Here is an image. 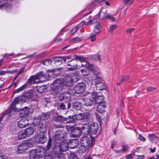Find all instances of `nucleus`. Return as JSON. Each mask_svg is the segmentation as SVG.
Returning a JSON list of instances; mask_svg holds the SVG:
<instances>
[{"mask_svg":"<svg viewBox=\"0 0 159 159\" xmlns=\"http://www.w3.org/2000/svg\"><path fill=\"white\" fill-rule=\"evenodd\" d=\"M93 59H95L97 61H98L100 62H101V59L100 58V56L99 55H97L93 56L92 57Z\"/></svg>","mask_w":159,"mask_h":159,"instance_id":"obj_45","label":"nucleus"},{"mask_svg":"<svg viewBox=\"0 0 159 159\" xmlns=\"http://www.w3.org/2000/svg\"><path fill=\"white\" fill-rule=\"evenodd\" d=\"M62 59V57H55L54 58V61H55V63L56 64L57 62H60V63H59V64H61L62 63V62L63 61Z\"/></svg>","mask_w":159,"mask_h":159,"instance_id":"obj_43","label":"nucleus"},{"mask_svg":"<svg viewBox=\"0 0 159 159\" xmlns=\"http://www.w3.org/2000/svg\"><path fill=\"white\" fill-rule=\"evenodd\" d=\"M84 66H85V68H87L89 70H90L91 71L93 70V65L88 61H86L85 64H82L81 67H83Z\"/></svg>","mask_w":159,"mask_h":159,"instance_id":"obj_27","label":"nucleus"},{"mask_svg":"<svg viewBox=\"0 0 159 159\" xmlns=\"http://www.w3.org/2000/svg\"><path fill=\"white\" fill-rule=\"evenodd\" d=\"M129 76H121V82H122L124 81H127L129 79Z\"/></svg>","mask_w":159,"mask_h":159,"instance_id":"obj_51","label":"nucleus"},{"mask_svg":"<svg viewBox=\"0 0 159 159\" xmlns=\"http://www.w3.org/2000/svg\"><path fill=\"white\" fill-rule=\"evenodd\" d=\"M36 151L37 154L40 153L39 155H42V157L43 156L46 152H47V150L43 147H40L38 148L34 149Z\"/></svg>","mask_w":159,"mask_h":159,"instance_id":"obj_22","label":"nucleus"},{"mask_svg":"<svg viewBox=\"0 0 159 159\" xmlns=\"http://www.w3.org/2000/svg\"><path fill=\"white\" fill-rule=\"evenodd\" d=\"M59 142H56V146L54 147V150H57L58 153L67 151L69 149L68 143L66 141H64L61 142L60 144Z\"/></svg>","mask_w":159,"mask_h":159,"instance_id":"obj_4","label":"nucleus"},{"mask_svg":"<svg viewBox=\"0 0 159 159\" xmlns=\"http://www.w3.org/2000/svg\"><path fill=\"white\" fill-rule=\"evenodd\" d=\"M68 144L71 148H74L78 145L79 141L76 139H72L69 141Z\"/></svg>","mask_w":159,"mask_h":159,"instance_id":"obj_18","label":"nucleus"},{"mask_svg":"<svg viewBox=\"0 0 159 159\" xmlns=\"http://www.w3.org/2000/svg\"><path fill=\"white\" fill-rule=\"evenodd\" d=\"M37 125L40 126L41 125V126H39V131L41 133H44L46 132L47 130L48 127L47 126L45 125H42L40 124V123H39L38 124H36Z\"/></svg>","mask_w":159,"mask_h":159,"instance_id":"obj_25","label":"nucleus"},{"mask_svg":"<svg viewBox=\"0 0 159 159\" xmlns=\"http://www.w3.org/2000/svg\"><path fill=\"white\" fill-rule=\"evenodd\" d=\"M81 133L82 131L78 127H76L74 131H72V135L73 137H78L81 135Z\"/></svg>","mask_w":159,"mask_h":159,"instance_id":"obj_20","label":"nucleus"},{"mask_svg":"<svg viewBox=\"0 0 159 159\" xmlns=\"http://www.w3.org/2000/svg\"><path fill=\"white\" fill-rule=\"evenodd\" d=\"M29 147V145L28 143H22L18 146L17 152L19 153H23L28 149Z\"/></svg>","mask_w":159,"mask_h":159,"instance_id":"obj_12","label":"nucleus"},{"mask_svg":"<svg viewBox=\"0 0 159 159\" xmlns=\"http://www.w3.org/2000/svg\"><path fill=\"white\" fill-rule=\"evenodd\" d=\"M24 130L27 137L32 135L34 133V130L32 127H29Z\"/></svg>","mask_w":159,"mask_h":159,"instance_id":"obj_23","label":"nucleus"},{"mask_svg":"<svg viewBox=\"0 0 159 159\" xmlns=\"http://www.w3.org/2000/svg\"><path fill=\"white\" fill-rule=\"evenodd\" d=\"M138 139L143 142H145L146 140V139L143 137V136L141 134H139L138 137Z\"/></svg>","mask_w":159,"mask_h":159,"instance_id":"obj_49","label":"nucleus"},{"mask_svg":"<svg viewBox=\"0 0 159 159\" xmlns=\"http://www.w3.org/2000/svg\"><path fill=\"white\" fill-rule=\"evenodd\" d=\"M74 116H70L68 117L65 118V120H66L67 123H75Z\"/></svg>","mask_w":159,"mask_h":159,"instance_id":"obj_34","label":"nucleus"},{"mask_svg":"<svg viewBox=\"0 0 159 159\" xmlns=\"http://www.w3.org/2000/svg\"><path fill=\"white\" fill-rule=\"evenodd\" d=\"M65 109V105L63 103H61L58 107V110H64Z\"/></svg>","mask_w":159,"mask_h":159,"instance_id":"obj_54","label":"nucleus"},{"mask_svg":"<svg viewBox=\"0 0 159 159\" xmlns=\"http://www.w3.org/2000/svg\"><path fill=\"white\" fill-rule=\"evenodd\" d=\"M106 107V102H102L101 103L98 104V106L97 111L100 113L103 112L105 110Z\"/></svg>","mask_w":159,"mask_h":159,"instance_id":"obj_21","label":"nucleus"},{"mask_svg":"<svg viewBox=\"0 0 159 159\" xmlns=\"http://www.w3.org/2000/svg\"><path fill=\"white\" fill-rule=\"evenodd\" d=\"M29 113V109L28 107H26L24 108L20 113L22 115L21 116L26 117L28 116Z\"/></svg>","mask_w":159,"mask_h":159,"instance_id":"obj_30","label":"nucleus"},{"mask_svg":"<svg viewBox=\"0 0 159 159\" xmlns=\"http://www.w3.org/2000/svg\"><path fill=\"white\" fill-rule=\"evenodd\" d=\"M36 90L39 93H43L46 89V86L43 85L41 86L36 87Z\"/></svg>","mask_w":159,"mask_h":159,"instance_id":"obj_31","label":"nucleus"},{"mask_svg":"<svg viewBox=\"0 0 159 159\" xmlns=\"http://www.w3.org/2000/svg\"><path fill=\"white\" fill-rule=\"evenodd\" d=\"M85 24V22L84 21H82L81 23L79 24L78 25L76 26L75 28H73L71 30V32L73 33H75L80 28V27Z\"/></svg>","mask_w":159,"mask_h":159,"instance_id":"obj_32","label":"nucleus"},{"mask_svg":"<svg viewBox=\"0 0 159 159\" xmlns=\"http://www.w3.org/2000/svg\"><path fill=\"white\" fill-rule=\"evenodd\" d=\"M5 7L6 10L9 11L11 8V6L10 5H7L6 4H2L0 5V9Z\"/></svg>","mask_w":159,"mask_h":159,"instance_id":"obj_40","label":"nucleus"},{"mask_svg":"<svg viewBox=\"0 0 159 159\" xmlns=\"http://www.w3.org/2000/svg\"><path fill=\"white\" fill-rule=\"evenodd\" d=\"M95 93H87L84 96L83 101L85 105L88 106L91 105L95 101Z\"/></svg>","mask_w":159,"mask_h":159,"instance_id":"obj_3","label":"nucleus"},{"mask_svg":"<svg viewBox=\"0 0 159 159\" xmlns=\"http://www.w3.org/2000/svg\"><path fill=\"white\" fill-rule=\"evenodd\" d=\"M50 117V115L48 112L43 113L37 117V119L40 120H45L49 119Z\"/></svg>","mask_w":159,"mask_h":159,"instance_id":"obj_17","label":"nucleus"},{"mask_svg":"<svg viewBox=\"0 0 159 159\" xmlns=\"http://www.w3.org/2000/svg\"><path fill=\"white\" fill-rule=\"evenodd\" d=\"M75 58L79 60L81 62H86V58L83 57L76 56Z\"/></svg>","mask_w":159,"mask_h":159,"instance_id":"obj_46","label":"nucleus"},{"mask_svg":"<svg viewBox=\"0 0 159 159\" xmlns=\"http://www.w3.org/2000/svg\"><path fill=\"white\" fill-rule=\"evenodd\" d=\"M75 124L74 123L72 125L70 124L66 125V128L68 131H70L73 129V127L75 125Z\"/></svg>","mask_w":159,"mask_h":159,"instance_id":"obj_41","label":"nucleus"},{"mask_svg":"<svg viewBox=\"0 0 159 159\" xmlns=\"http://www.w3.org/2000/svg\"><path fill=\"white\" fill-rule=\"evenodd\" d=\"M17 77V76H16L15 77L11 84L14 86V87H16L17 85H18L19 83V81L18 80H16Z\"/></svg>","mask_w":159,"mask_h":159,"instance_id":"obj_44","label":"nucleus"},{"mask_svg":"<svg viewBox=\"0 0 159 159\" xmlns=\"http://www.w3.org/2000/svg\"><path fill=\"white\" fill-rule=\"evenodd\" d=\"M84 115V119H86L89 118L90 117L91 115V113L89 112H86L84 113H83Z\"/></svg>","mask_w":159,"mask_h":159,"instance_id":"obj_48","label":"nucleus"},{"mask_svg":"<svg viewBox=\"0 0 159 159\" xmlns=\"http://www.w3.org/2000/svg\"><path fill=\"white\" fill-rule=\"evenodd\" d=\"M117 27V26L116 25H112L109 27V31H112L113 30L116 29Z\"/></svg>","mask_w":159,"mask_h":159,"instance_id":"obj_57","label":"nucleus"},{"mask_svg":"<svg viewBox=\"0 0 159 159\" xmlns=\"http://www.w3.org/2000/svg\"><path fill=\"white\" fill-rule=\"evenodd\" d=\"M94 74H95L96 76L95 79V84H97V83H100L101 82H104L102 79L99 77V76L97 75V74L95 73H94Z\"/></svg>","mask_w":159,"mask_h":159,"instance_id":"obj_38","label":"nucleus"},{"mask_svg":"<svg viewBox=\"0 0 159 159\" xmlns=\"http://www.w3.org/2000/svg\"><path fill=\"white\" fill-rule=\"evenodd\" d=\"M47 141V138L43 135L39 139V142L40 143H43Z\"/></svg>","mask_w":159,"mask_h":159,"instance_id":"obj_39","label":"nucleus"},{"mask_svg":"<svg viewBox=\"0 0 159 159\" xmlns=\"http://www.w3.org/2000/svg\"><path fill=\"white\" fill-rule=\"evenodd\" d=\"M77 63L78 61L75 59L71 60L68 61L67 63V66H69L68 68V69L70 71L76 69L78 66Z\"/></svg>","mask_w":159,"mask_h":159,"instance_id":"obj_10","label":"nucleus"},{"mask_svg":"<svg viewBox=\"0 0 159 159\" xmlns=\"http://www.w3.org/2000/svg\"><path fill=\"white\" fill-rule=\"evenodd\" d=\"M66 135V133L64 130L60 129L57 131L54 138L56 142L57 141L61 140L64 138Z\"/></svg>","mask_w":159,"mask_h":159,"instance_id":"obj_9","label":"nucleus"},{"mask_svg":"<svg viewBox=\"0 0 159 159\" xmlns=\"http://www.w3.org/2000/svg\"><path fill=\"white\" fill-rule=\"evenodd\" d=\"M133 1L134 0H124L123 3L125 5L128 4L130 6L133 3Z\"/></svg>","mask_w":159,"mask_h":159,"instance_id":"obj_42","label":"nucleus"},{"mask_svg":"<svg viewBox=\"0 0 159 159\" xmlns=\"http://www.w3.org/2000/svg\"><path fill=\"white\" fill-rule=\"evenodd\" d=\"M71 75H72V77L74 76L75 79L76 78V80H78V79H79L80 78V75L77 73H76V75H75V74H71ZM75 80V79L74 80Z\"/></svg>","mask_w":159,"mask_h":159,"instance_id":"obj_59","label":"nucleus"},{"mask_svg":"<svg viewBox=\"0 0 159 159\" xmlns=\"http://www.w3.org/2000/svg\"><path fill=\"white\" fill-rule=\"evenodd\" d=\"M54 157H53L51 153H49L46 155L44 159H66L63 153L61 152L58 153L57 150H54Z\"/></svg>","mask_w":159,"mask_h":159,"instance_id":"obj_6","label":"nucleus"},{"mask_svg":"<svg viewBox=\"0 0 159 159\" xmlns=\"http://www.w3.org/2000/svg\"><path fill=\"white\" fill-rule=\"evenodd\" d=\"M94 95L95 96V101L96 104H100L102 102H104V101H102L103 97L101 92L95 93Z\"/></svg>","mask_w":159,"mask_h":159,"instance_id":"obj_14","label":"nucleus"},{"mask_svg":"<svg viewBox=\"0 0 159 159\" xmlns=\"http://www.w3.org/2000/svg\"><path fill=\"white\" fill-rule=\"evenodd\" d=\"M82 106V103L79 102H75L73 105V108L78 110H79L81 109Z\"/></svg>","mask_w":159,"mask_h":159,"instance_id":"obj_29","label":"nucleus"},{"mask_svg":"<svg viewBox=\"0 0 159 159\" xmlns=\"http://www.w3.org/2000/svg\"><path fill=\"white\" fill-rule=\"evenodd\" d=\"M19 102V100L18 98H16L14 99L12 103L13 106H15V105H16V104H18Z\"/></svg>","mask_w":159,"mask_h":159,"instance_id":"obj_50","label":"nucleus"},{"mask_svg":"<svg viewBox=\"0 0 159 159\" xmlns=\"http://www.w3.org/2000/svg\"><path fill=\"white\" fill-rule=\"evenodd\" d=\"M31 85L30 83V82L28 80L26 83L23 85L22 86L20 87L18 89L15 90L14 91V93H17L21 92L24 89H25L26 87H29Z\"/></svg>","mask_w":159,"mask_h":159,"instance_id":"obj_16","label":"nucleus"},{"mask_svg":"<svg viewBox=\"0 0 159 159\" xmlns=\"http://www.w3.org/2000/svg\"><path fill=\"white\" fill-rule=\"evenodd\" d=\"M97 83V84H95L96 87L97 89L98 90H103L105 89L106 88V86L104 84V82H101L100 83Z\"/></svg>","mask_w":159,"mask_h":159,"instance_id":"obj_24","label":"nucleus"},{"mask_svg":"<svg viewBox=\"0 0 159 159\" xmlns=\"http://www.w3.org/2000/svg\"><path fill=\"white\" fill-rule=\"evenodd\" d=\"M127 149V147L125 145H123L122 148L121 150L122 151V152H124L126 151Z\"/></svg>","mask_w":159,"mask_h":159,"instance_id":"obj_62","label":"nucleus"},{"mask_svg":"<svg viewBox=\"0 0 159 159\" xmlns=\"http://www.w3.org/2000/svg\"><path fill=\"white\" fill-rule=\"evenodd\" d=\"M62 57L63 61H64V62H66L67 60L70 59H71V56H70Z\"/></svg>","mask_w":159,"mask_h":159,"instance_id":"obj_58","label":"nucleus"},{"mask_svg":"<svg viewBox=\"0 0 159 159\" xmlns=\"http://www.w3.org/2000/svg\"><path fill=\"white\" fill-rule=\"evenodd\" d=\"M82 39L81 38H79L78 37H76L75 38H74L72 39V40L73 41L75 42L76 41H80Z\"/></svg>","mask_w":159,"mask_h":159,"instance_id":"obj_63","label":"nucleus"},{"mask_svg":"<svg viewBox=\"0 0 159 159\" xmlns=\"http://www.w3.org/2000/svg\"><path fill=\"white\" fill-rule=\"evenodd\" d=\"M102 27L100 24L97 23L94 26V31L96 34H99L101 31Z\"/></svg>","mask_w":159,"mask_h":159,"instance_id":"obj_26","label":"nucleus"},{"mask_svg":"<svg viewBox=\"0 0 159 159\" xmlns=\"http://www.w3.org/2000/svg\"><path fill=\"white\" fill-rule=\"evenodd\" d=\"M65 118L61 116H57L54 118V120L57 122H62L65 120Z\"/></svg>","mask_w":159,"mask_h":159,"instance_id":"obj_35","label":"nucleus"},{"mask_svg":"<svg viewBox=\"0 0 159 159\" xmlns=\"http://www.w3.org/2000/svg\"><path fill=\"white\" fill-rule=\"evenodd\" d=\"M148 138L151 141H153L156 139L157 140H158V138L155 134H148Z\"/></svg>","mask_w":159,"mask_h":159,"instance_id":"obj_33","label":"nucleus"},{"mask_svg":"<svg viewBox=\"0 0 159 159\" xmlns=\"http://www.w3.org/2000/svg\"><path fill=\"white\" fill-rule=\"evenodd\" d=\"M52 140L51 139H49L47 146V150H48L51 148L52 145Z\"/></svg>","mask_w":159,"mask_h":159,"instance_id":"obj_55","label":"nucleus"},{"mask_svg":"<svg viewBox=\"0 0 159 159\" xmlns=\"http://www.w3.org/2000/svg\"><path fill=\"white\" fill-rule=\"evenodd\" d=\"M90 38L91 39V41L92 42L94 41L96 38V35L93 34H92L90 36Z\"/></svg>","mask_w":159,"mask_h":159,"instance_id":"obj_56","label":"nucleus"},{"mask_svg":"<svg viewBox=\"0 0 159 159\" xmlns=\"http://www.w3.org/2000/svg\"><path fill=\"white\" fill-rule=\"evenodd\" d=\"M104 18H107V19H109L112 21H114L115 20V18L113 17L110 15L108 14L107 16H106Z\"/></svg>","mask_w":159,"mask_h":159,"instance_id":"obj_52","label":"nucleus"},{"mask_svg":"<svg viewBox=\"0 0 159 159\" xmlns=\"http://www.w3.org/2000/svg\"><path fill=\"white\" fill-rule=\"evenodd\" d=\"M80 143L82 146L85 149L89 148H90L91 145V141L90 138L84 136L80 140Z\"/></svg>","mask_w":159,"mask_h":159,"instance_id":"obj_7","label":"nucleus"},{"mask_svg":"<svg viewBox=\"0 0 159 159\" xmlns=\"http://www.w3.org/2000/svg\"><path fill=\"white\" fill-rule=\"evenodd\" d=\"M134 28H132L130 29H128L127 30H126V32L128 34H130V33L132 31L134 30Z\"/></svg>","mask_w":159,"mask_h":159,"instance_id":"obj_64","label":"nucleus"},{"mask_svg":"<svg viewBox=\"0 0 159 159\" xmlns=\"http://www.w3.org/2000/svg\"><path fill=\"white\" fill-rule=\"evenodd\" d=\"M52 61L50 59H47L43 62V64L46 66H49L51 64Z\"/></svg>","mask_w":159,"mask_h":159,"instance_id":"obj_47","label":"nucleus"},{"mask_svg":"<svg viewBox=\"0 0 159 159\" xmlns=\"http://www.w3.org/2000/svg\"><path fill=\"white\" fill-rule=\"evenodd\" d=\"M25 69V67H23L21 68L20 70L19 71L18 74L16 76L17 77L18 76H19V75L23 73Z\"/></svg>","mask_w":159,"mask_h":159,"instance_id":"obj_60","label":"nucleus"},{"mask_svg":"<svg viewBox=\"0 0 159 159\" xmlns=\"http://www.w3.org/2000/svg\"><path fill=\"white\" fill-rule=\"evenodd\" d=\"M156 88L154 87H150L147 88V91L149 92L155 90Z\"/></svg>","mask_w":159,"mask_h":159,"instance_id":"obj_61","label":"nucleus"},{"mask_svg":"<svg viewBox=\"0 0 159 159\" xmlns=\"http://www.w3.org/2000/svg\"><path fill=\"white\" fill-rule=\"evenodd\" d=\"M85 88V84L84 83H79L75 86V90L77 93H81L84 91Z\"/></svg>","mask_w":159,"mask_h":159,"instance_id":"obj_11","label":"nucleus"},{"mask_svg":"<svg viewBox=\"0 0 159 159\" xmlns=\"http://www.w3.org/2000/svg\"><path fill=\"white\" fill-rule=\"evenodd\" d=\"M74 80H75L74 76L72 77L71 75H67L65 76L63 81V83L65 86H70L72 85Z\"/></svg>","mask_w":159,"mask_h":159,"instance_id":"obj_8","label":"nucleus"},{"mask_svg":"<svg viewBox=\"0 0 159 159\" xmlns=\"http://www.w3.org/2000/svg\"><path fill=\"white\" fill-rule=\"evenodd\" d=\"M63 83V80L57 79L54 81L50 85L51 90L54 91L56 93H58L64 89Z\"/></svg>","mask_w":159,"mask_h":159,"instance_id":"obj_2","label":"nucleus"},{"mask_svg":"<svg viewBox=\"0 0 159 159\" xmlns=\"http://www.w3.org/2000/svg\"><path fill=\"white\" fill-rule=\"evenodd\" d=\"M82 128L83 130L85 131L84 132L86 135L95 134L98 130V125L96 122L93 123L91 124H85Z\"/></svg>","mask_w":159,"mask_h":159,"instance_id":"obj_1","label":"nucleus"},{"mask_svg":"<svg viewBox=\"0 0 159 159\" xmlns=\"http://www.w3.org/2000/svg\"><path fill=\"white\" fill-rule=\"evenodd\" d=\"M16 105H15V106H13L12 104L11 103V108L14 111H18L19 110V109L16 107Z\"/></svg>","mask_w":159,"mask_h":159,"instance_id":"obj_53","label":"nucleus"},{"mask_svg":"<svg viewBox=\"0 0 159 159\" xmlns=\"http://www.w3.org/2000/svg\"><path fill=\"white\" fill-rule=\"evenodd\" d=\"M47 76L42 72H40L35 75L31 76L28 79L32 85L33 84H38L40 83V81H36V80H40L43 77L44 79H46Z\"/></svg>","mask_w":159,"mask_h":159,"instance_id":"obj_5","label":"nucleus"},{"mask_svg":"<svg viewBox=\"0 0 159 159\" xmlns=\"http://www.w3.org/2000/svg\"><path fill=\"white\" fill-rule=\"evenodd\" d=\"M29 124V120L24 118L20 120L18 122V126L20 128H23L28 126Z\"/></svg>","mask_w":159,"mask_h":159,"instance_id":"obj_13","label":"nucleus"},{"mask_svg":"<svg viewBox=\"0 0 159 159\" xmlns=\"http://www.w3.org/2000/svg\"><path fill=\"white\" fill-rule=\"evenodd\" d=\"M24 96L27 99H33L35 98L37 96L36 94L30 91H29L25 93Z\"/></svg>","mask_w":159,"mask_h":159,"instance_id":"obj_19","label":"nucleus"},{"mask_svg":"<svg viewBox=\"0 0 159 159\" xmlns=\"http://www.w3.org/2000/svg\"><path fill=\"white\" fill-rule=\"evenodd\" d=\"M81 72L82 75L84 76H87L89 74V70L87 68H85L84 69L81 70Z\"/></svg>","mask_w":159,"mask_h":159,"instance_id":"obj_37","label":"nucleus"},{"mask_svg":"<svg viewBox=\"0 0 159 159\" xmlns=\"http://www.w3.org/2000/svg\"><path fill=\"white\" fill-rule=\"evenodd\" d=\"M42 157V155H39L34 149L31 151L29 155V159H38Z\"/></svg>","mask_w":159,"mask_h":159,"instance_id":"obj_15","label":"nucleus"},{"mask_svg":"<svg viewBox=\"0 0 159 159\" xmlns=\"http://www.w3.org/2000/svg\"><path fill=\"white\" fill-rule=\"evenodd\" d=\"M18 137V139H25L27 137L24 129L19 132Z\"/></svg>","mask_w":159,"mask_h":159,"instance_id":"obj_28","label":"nucleus"},{"mask_svg":"<svg viewBox=\"0 0 159 159\" xmlns=\"http://www.w3.org/2000/svg\"><path fill=\"white\" fill-rule=\"evenodd\" d=\"M84 114L83 113H80L79 114L76 115L74 116V118L77 120H80L83 119H84Z\"/></svg>","mask_w":159,"mask_h":159,"instance_id":"obj_36","label":"nucleus"}]
</instances>
